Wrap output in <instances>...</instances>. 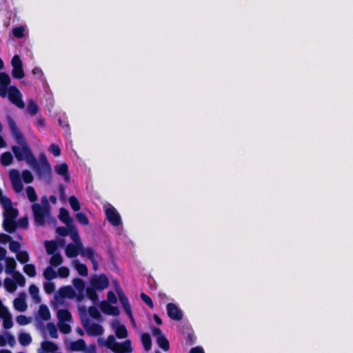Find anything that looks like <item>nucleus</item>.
Wrapping results in <instances>:
<instances>
[{
  "instance_id": "ddd939ff",
  "label": "nucleus",
  "mask_w": 353,
  "mask_h": 353,
  "mask_svg": "<svg viewBox=\"0 0 353 353\" xmlns=\"http://www.w3.org/2000/svg\"><path fill=\"white\" fill-rule=\"evenodd\" d=\"M5 208V212L3 214V219L15 220L19 214V211L17 208H14L10 205H6L3 207Z\"/></svg>"
},
{
  "instance_id": "7c9ffc66",
  "label": "nucleus",
  "mask_w": 353,
  "mask_h": 353,
  "mask_svg": "<svg viewBox=\"0 0 353 353\" xmlns=\"http://www.w3.org/2000/svg\"><path fill=\"white\" fill-rule=\"evenodd\" d=\"M88 313H89L90 316L92 318H93L95 320H97L99 321H101V319H102L101 315L100 314L99 310L97 309V307L93 306V305L90 306L88 307Z\"/></svg>"
},
{
  "instance_id": "39448f33",
  "label": "nucleus",
  "mask_w": 353,
  "mask_h": 353,
  "mask_svg": "<svg viewBox=\"0 0 353 353\" xmlns=\"http://www.w3.org/2000/svg\"><path fill=\"white\" fill-rule=\"evenodd\" d=\"M106 219L114 226H118L121 223V218L117 210L110 205L105 210Z\"/></svg>"
},
{
  "instance_id": "20e7f679",
  "label": "nucleus",
  "mask_w": 353,
  "mask_h": 353,
  "mask_svg": "<svg viewBox=\"0 0 353 353\" xmlns=\"http://www.w3.org/2000/svg\"><path fill=\"white\" fill-rule=\"evenodd\" d=\"M34 223L37 225H44L46 219V210L39 203H33L32 205Z\"/></svg>"
},
{
  "instance_id": "423d86ee",
  "label": "nucleus",
  "mask_w": 353,
  "mask_h": 353,
  "mask_svg": "<svg viewBox=\"0 0 353 353\" xmlns=\"http://www.w3.org/2000/svg\"><path fill=\"white\" fill-rule=\"evenodd\" d=\"M166 310L168 316L174 321H181L183 314L181 310L174 303H168L166 305Z\"/></svg>"
},
{
  "instance_id": "4be33fe9",
  "label": "nucleus",
  "mask_w": 353,
  "mask_h": 353,
  "mask_svg": "<svg viewBox=\"0 0 353 353\" xmlns=\"http://www.w3.org/2000/svg\"><path fill=\"white\" fill-rule=\"evenodd\" d=\"M59 294L62 298H71L74 296V292L71 286H64L59 290Z\"/></svg>"
},
{
  "instance_id": "2f4dec72",
  "label": "nucleus",
  "mask_w": 353,
  "mask_h": 353,
  "mask_svg": "<svg viewBox=\"0 0 353 353\" xmlns=\"http://www.w3.org/2000/svg\"><path fill=\"white\" fill-rule=\"evenodd\" d=\"M16 257H17V259L18 260V261L19 263H21V264H25V263H28L30 260L29 254L27 251H25V250L19 251L17 254Z\"/></svg>"
},
{
  "instance_id": "79ce46f5",
  "label": "nucleus",
  "mask_w": 353,
  "mask_h": 353,
  "mask_svg": "<svg viewBox=\"0 0 353 353\" xmlns=\"http://www.w3.org/2000/svg\"><path fill=\"white\" fill-rule=\"evenodd\" d=\"M72 284L77 290H78L79 292H83L85 289V283L81 279H74L72 281Z\"/></svg>"
},
{
  "instance_id": "37998d69",
  "label": "nucleus",
  "mask_w": 353,
  "mask_h": 353,
  "mask_svg": "<svg viewBox=\"0 0 353 353\" xmlns=\"http://www.w3.org/2000/svg\"><path fill=\"white\" fill-rule=\"evenodd\" d=\"M27 196L30 202H35L37 200V195L35 190L32 186H28L26 188Z\"/></svg>"
},
{
  "instance_id": "5fc2aeb1",
  "label": "nucleus",
  "mask_w": 353,
  "mask_h": 353,
  "mask_svg": "<svg viewBox=\"0 0 353 353\" xmlns=\"http://www.w3.org/2000/svg\"><path fill=\"white\" fill-rule=\"evenodd\" d=\"M21 244L16 241H10L9 243V249L11 252L18 253L20 251Z\"/></svg>"
},
{
  "instance_id": "a19ab883",
  "label": "nucleus",
  "mask_w": 353,
  "mask_h": 353,
  "mask_svg": "<svg viewBox=\"0 0 353 353\" xmlns=\"http://www.w3.org/2000/svg\"><path fill=\"white\" fill-rule=\"evenodd\" d=\"M23 271L30 277H34L36 275V268L33 264H26Z\"/></svg>"
},
{
  "instance_id": "774afa93",
  "label": "nucleus",
  "mask_w": 353,
  "mask_h": 353,
  "mask_svg": "<svg viewBox=\"0 0 353 353\" xmlns=\"http://www.w3.org/2000/svg\"><path fill=\"white\" fill-rule=\"evenodd\" d=\"M110 307H111V305L105 301H103L100 303V308L101 311L106 314L110 310Z\"/></svg>"
},
{
  "instance_id": "5701e85b",
  "label": "nucleus",
  "mask_w": 353,
  "mask_h": 353,
  "mask_svg": "<svg viewBox=\"0 0 353 353\" xmlns=\"http://www.w3.org/2000/svg\"><path fill=\"white\" fill-rule=\"evenodd\" d=\"M115 334L119 339H125L128 336V331L125 325L117 323L114 327Z\"/></svg>"
},
{
  "instance_id": "c03bdc74",
  "label": "nucleus",
  "mask_w": 353,
  "mask_h": 353,
  "mask_svg": "<svg viewBox=\"0 0 353 353\" xmlns=\"http://www.w3.org/2000/svg\"><path fill=\"white\" fill-rule=\"evenodd\" d=\"M14 281L16 285L18 284L19 286H24L26 283L25 277L19 272H14L13 274Z\"/></svg>"
},
{
  "instance_id": "dca6fc26",
  "label": "nucleus",
  "mask_w": 353,
  "mask_h": 353,
  "mask_svg": "<svg viewBox=\"0 0 353 353\" xmlns=\"http://www.w3.org/2000/svg\"><path fill=\"white\" fill-rule=\"evenodd\" d=\"M38 315L43 321H48L50 319V312L47 305L42 304L39 306Z\"/></svg>"
},
{
  "instance_id": "2eb2a0df",
  "label": "nucleus",
  "mask_w": 353,
  "mask_h": 353,
  "mask_svg": "<svg viewBox=\"0 0 353 353\" xmlns=\"http://www.w3.org/2000/svg\"><path fill=\"white\" fill-rule=\"evenodd\" d=\"M3 228L8 233H13L17 228V224L15 220L3 219Z\"/></svg>"
},
{
  "instance_id": "4c0bfd02",
  "label": "nucleus",
  "mask_w": 353,
  "mask_h": 353,
  "mask_svg": "<svg viewBox=\"0 0 353 353\" xmlns=\"http://www.w3.org/2000/svg\"><path fill=\"white\" fill-rule=\"evenodd\" d=\"M50 336L52 339H57L59 336L58 331L56 325L53 323H48L46 325Z\"/></svg>"
},
{
  "instance_id": "f3484780",
  "label": "nucleus",
  "mask_w": 353,
  "mask_h": 353,
  "mask_svg": "<svg viewBox=\"0 0 353 353\" xmlns=\"http://www.w3.org/2000/svg\"><path fill=\"white\" fill-rule=\"evenodd\" d=\"M46 251L48 254L51 255L57 253L56 251L58 249V243L55 241H46L44 242Z\"/></svg>"
},
{
  "instance_id": "cd10ccee",
  "label": "nucleus",
  "mask_w": 353,
  "mask_h": 353,
  "mask_svg": "<svg viewBox=\"0 0 353 353\" xmlns=\"http://www.w3.org/2000/svg\"><path fill=\"white\" fill-rule=\"evenodd\" d=\"M10 83V78L9 75L6 72L0 73V86L1 88L6 91L7 87Z\"/></svg>"
},
{
  "instance_id": "6e6552de",
  "label": "nucleus",
  "mask_w": 353,
  "mask_h": 353,
  "mask_svg": "<svg viewBox=\"0 0 353 353\" xmlns=\"http://www.w3.org/2000/svg\"><path fill=\"white\" fill-rule=\"evenodd\" d=\"M58 350V346L53 342L50 341H44L41 343V347L38 349V353H49L54 352Z\"/></svg>"
},
{
  "instance_id": "4d7b16f0",
  "label": "nucleus",
  "mask_w": 353,
  "mask_h": 353,
  "mask_svg": "<svg viewBox=\"0 0 353 353\" xmlns=\"http://www.w3.org/2000/svg\"><path fill=\"white\" fill-rule=\"evenodd\" d=\"M10 179L11 182L21 180V176L19 170L12 169L10 171Z\"/></svg>"
},
{
  "instance_id": "6e6d98bb",
  "label": "nucleus",
  "mask_w": 353,
  "mask_h": 353,
  "mask_svg": "<svg viewBox=\"0 0 353 353\" xmlns=\"http://www.w3.org/2000/svg\"><path fill=\"white\" fill-rule=\"evenodd\" d=\"M16 320L17 323L20 325H26L30 323V318L25 315H19Z\"/></svg>"
},
{
  "instance_id": "e2e57ef3",
  "label": "nucleus",
  "mask_w": 353,
  "mask_h": 353,
  "mask_svg": "<svg viewBox=\"0 0 353 353\" xmlns=\"http://www.w3.org/2000/svg\"><path fill=\"white\" fill-rule=\"evenodd\" d=\"M59 330L63 334H68L71 331V327L65 322L59 323Z\"/></svg>"
},
{
  "instance_id": "1a4fd4ad",
  "label": "nucleus",
  "mask_w": 353,
  "mask_h": 353,
  "mask_svg": "<svg viewBox=\"0 0 353 353\" xmlns=\"http://www.w3.org/2000/svg\"><path fill=\"white\" fill-rule=\"evenodd\" d=\"M132 350L131 341L130 340H126L123 343H117L116 347L113 349L115 353H129Z\"/></svg>"
},
{
  "instance_id": "412c9836",
  "label": "nucleus",
  "mask_w": 353,
  "mask_h": 353,
  "mask_svg": "<svg viewBox=\"0 0 353 353\" xmlns=\"http://www.w3.org/2000/svg\"><path fill=\"white\" fill-rule=\"evenodd\" d=\"M14 307L19 312H24L27 310L28 305L23 298H16L14 300Z\"/></svg>"
},
{
  "instance_id": "b1692460",
  "label": "nucleus",
  "mask_w": 353,
  "mask_h": 353,
  "mask_svg": "<svg viewBox=\"0 0 353 353\" xmlns=\"http://www.w3.org/2000/svg\"><path fill=\"white\" fill-rule=\"evenodd\" d=\"M141 343L145 351H149L152 347V339L148 333H143L141 334Z\"/></svg>"
},
{
  "instance_id": "f257e3e1",
  "label": "nucleus",
  "mask_w": 353,
  "mask_h": 353,
  "mask_svg": "<svg viewBox=\"0 0 353 353\" xmlns=\"http://www.w3.org/2000/svg\"><path fill=\"white\" fill-rule=\"evenodd\" d=\"M8 124L12 135L15 141L20 145H12V151L19 161H26V163L35 171L39 179H49L52 169L45 153L39 154V161L34 156L32 151L26 141L24 135L19 130L14 121L8 117Z\"/></svg>"
},
{
  "instance_id": "4468645a",
  "label": "nucleus",
  "mask_w": 353,
  "mask_h": 353,
  "mask_svg": "<svg viewBox=\"0 0 353 353\" xmlns=\"http://www.w3.org/2000/svg\"><path fill=\"white\" fill-rule=\"evenodd\" d=\"M57 316L59 323L69 322L72 320V314L70 311L66 309L59 310Z\"/></svg>"
},
{
  "instance_id": "bf43d9fd",
  "label": "nucleus",
  "mask_w": 353,
  "mask_h": 353,
  "mask_svg": "<svg viewBox=\"0 0 353 353\" xmlns=\"http://www.w3.org/2000/svg\"><path fill=\"white\" fill-rule=\"evenodd\" d=\"M17 227L23 229H27L28 228V219L27 216L20 218L17 222Z\"/></svg>"
},
{
  "instance_id": "0eeeda50",
  "label": "nucleus",
  "mask_w": 353,
  "mask_h": 353,
  "mask_svg": "<svg viewBox=\"0 0 353 353\" xmlns=\"http://www.w3.org/2000/svg\"><path fill=\"white\" fill-rule=\"evenodd\" d=\"M91 285L97 290H103L108 288L109 281L106 275L101 274L99 276H94L91 280Z\"/></svg>"
},
{
  "instance_id": "49530a36",
  "label": "nucleus",
  "mask_w": 353,
  "mask_h": 353,
  "mask_svg": "<svg viewBox=\"0 0 353 353\" xmlns=\"http://www.w3.org/2000/svg\"><path fill=\"white\" fill-rule=\"evenodd\" d=\"M116 344L117 343L115 342V339L113 335L108 336L107 341L105 342H102V345H106L108 348L111 349L113 351L114 347H116Z\"/></svg>"
},
{
  "instance_id": "c9c22d12",
  "label": "nucleus",
  "mask_w": 353,
  "mask_h": 353,
  "mask_svg": "<svg viewBox=\"0 0 353 353\" xmlns=\"http://www.w3.org/2000/svg\"><path fill=\"white\" fill-rule=\"evenodd\" d=\"M12 75L13 78H15L17 79H23L25 76L23 66L12 68Z\"/></svg>"
},
{
  "instance_id": "f704fd0d",
  "label": "nucleus",
  "mask_w": 353,
  "mask_h": 353,
  "mask_svg": "<svg viewBox=\"0 0 353 353\" xmlns=\"http://www.w3.org/2000/svg\"><path fill=\"white\" fill-rule=\"evenodd\" d=\"M75 268H76L77 271L78 272V273L81 276H88V270L87 266L85 264L81 263L77 261L76 264H75Z\"/></svg>"
},
{
  "instance_id": "a211bd4d",
  "label": "nucleus",
  "mask_w": 353,
  "mask_h": 353,
  "mask_svg": "<svg viewBox=\"0 0 353 353\" xmlns=\"http://www.w3.org/2000/svg\"><path fill=\"white\" fill-rule=\"evenodd\" d=\"M17 263L15 260L12 257H8L6 259V272L7 274H14Z\"/></svg>"
},
{
  "instance_id": "6ab92c4d",
  "label": "nucleus",
  "mask_w": 353,
  "mask_h": 353,
  "mask_svg": "<svg viewBox=\"0 0 353 353\" xmlns=\"http://www.w3.org/2000/svg\"><path fill=\"white\" fill-rule=\"evenodd\" d=\"M70 349L72 351H83L85 349V343L83 339H78L76 341H73L70 345Z\"/></svg>"
},
{
  "instance_id": "0e129e2a",
  "label": "nucleus",
  "mask_w": 353,
  "mask_h": 353,
  "mask_svg": "<svg viewBox=\"0 0 353 353\" xmlns=\"http://www.w3.org/2000/svg\"><path fill=\"white\" fill-rule=\"evenodd\" d=\"M56 231L61 236H66L69 234L70 229L68 227L60 226L57 228Z\"/></svg>"
},
{
  "instance_id": "c85d7f7f",
  "label": "nucleus",
  "mask_w": 353,
  "mask_h": 353,
  "mask_svg": "<svg viewBox=\"0 0 353 353\" xmlns=\"http://www.w3.org/2000/svg\"><path fill=\"white\" fill-rule=\"evenodd\" d=\"M97 290V289L94 288L93 286L88 287L86 289L87 296L94 303H96L99 299V296L96 291Z\"/></svg>"
},
{
  "instance_id": "864d4df0",
  "label": "nucleus",
  "mask_w": 353,
  "mask_h": 353,
  "mask_svg": "<svg viewBox=\"0 0 353 353\" xmlns=\"http://www.w3.org/2000/svg\"><path fill=\"white\" fill-rule=\"evenodd\" d=\"M43 288L48 294H52L55 290V285L53 282L48 281L43 284Z\"/></svg>"
},
{
  "instance_id": "13d9d810",
  "label": "nucleus",
  "mask_w": 353,
  "mask_h": 353,
  "mask_svg": "<svg viewBox=\"0 0 353 353\" xmlns=\"http://www.w3.org/2000/svg\"><path fill=\"white\" fill-rule=\"evenodd\" d=\"M24 28L23 26L16 27L12 30L13 35L17 38H22L24 36L23 34Z\"/></svg>"
},
{
  "instance_id": "9b49d317",
  "label": "nucleus",
  "mask_w": 353,
  "mask_h": 353,
  "mask_svg": "<svg viewBox=\"0 0 353 353\" xmlns=\"http://www.w3.org/2000/svg\"><path fill=\"white\" fill-rule=\"evenodd\" d=\"M82 247H79V244L74 245L69 243L66 245L65 249V255L68 258H74L79 254V250Z\"/></svg>"
},
{
  "instance_id": "338daca9",
  "label": "nucleus",
  "mask_w": 353,
  "mask_h": 353,
  "mask_svg": "<svg viewBox=\"0 0 353 353\" xmlns=\"http://www.w3.org/2000/svg\"><path fill=\"white\" fill-rule=\"evenodd\" d=\"M12 188H13L14 190L16 192H20L23 188V185L21 182V179L12 182Z\"/></svg>"
},
{
  "instance_id": "7ed1b4c3",
  "label": "nucleus",
  "mask_w": 353,
  "mask_h": 353,
  "mask_svg": "<svg viewBox=\"0 0 353 353\" xmlns=\"http://www.w3.org/2000/svg\"><path fill=\"white\" fill-rule=\"evenodd\" d=\"M8 97L12 103L21 109L24 108L25 103L22 100V95L17 87L10 86L8 88Z\"/></svg>"
},
{
  "instance_id": "ea45409f",
  "label": "nucleus",
  "mask_w": 353,
  "mask_h": 353,
  "mask_svg": "<svg viewBox=\"0 0 353 353\" xmlns=\"http://www.w3.org/2000/svg\"><path fill=\"white\" fill-rule=\"evenodd\" d=\"M1 318L3 319V326L6 330L10 329L13 326L12 316L10 312Z\"/></svg>"
},
{
  "instance_id": "8fccbe9b",
  "label": "nucleus",
  "mask_w": 353,
  "mask_h": 353,
  "mask_svg": "<svg viewBox=\"0 0 353 353\" xmlns=\"http://www.w3.org/2000/svg\"><path fill=\"white\" fill-rule=\"evenodd\" d=\"M28 111L31 115H35L37 114L39 112V107L37 104L34 101H30L28 105Z\"/></svg>"
},
{
  "instance_id": "a18cd8bd",
  "label": "nucleus",
  "mask_w": 353,
  "mask_h": 353,
  "mask_svg": "<svg viewBox=\"0 0 353 353\" xmlns=\"http://www.w3.org/2000/svg\"><path fill=\"white\" fill-rule=\"evenodd\" d=\"M81 254L86 256L90 261H93L94 259L95 252L92 248H86L81 250Z\"/></svg>"
},
{
  "instance_id": "aec40b11",
  "label": "nucleus",
  "mask_w": 353,
  "mask_h": 353,
  "mask_svg": "<svg viewBox=\"0 0 353 353\" xmlns=\"http://www.w3.org/2000/svg\"><path fill=\"white\" fill-rule=\"evenodd\" d=\"M70 229L69 234L70 236L71 239L76 243L79 244V247H82V245L80 242V237L79 235V232L76 229L74 224L70 225V227H68Z\"/></svg>"
},
{
  "instance_id": "58836bf2",
  "label": "nucleus",
  "mask_w": 353,
  "mask_h": 353,
  "mask_svg": "<svg viewBox=\"0 0 353 353\" xmlns=\"http://www.w3.org/2000/svg\"><path fill=\"white\" fill-rule=\"evenodd\" d=\"M69 203L70 205L71 208L74 211L77 212L80 210L81 206L79 200L74 196H70L69 197Z\"/></svg>"
},
{
  "instance_id": "680f3d73",
  "label": "nucleus",
  "mask_w": 353,
  "mask_h": 353,
  "mask_svg": "<svg viewBox=\"0 0 353 353\" xmlns=\"http://www.w3.org/2000/svg\"><path fill=\"white\" fill-rule=\"evenodd\" d=\"M11 63H12V68L23 66V63L21 60V58L17 54H15L13 56V57L12 58V60H11Z\"/></svg>"
},
{
  "instance_id": "f03ea898",
  "label": "nucleus",
  "mask_w": 353,
  "mask_h": 353,
  "mask_svg": "<svg viewBox=\"0 0 353 353\" xmlns=\"http://www.w3.org/2000/svg\"><path fill=\"white\" fill-rule=\"evenodd\" d=\"M81 323L87 334L90 336H101L103 333V328L101 325L90 323L88 318H82Z\"/></svg>"
},
{
  "instance_id": "393cba45",
  "label": "nucleus",
  "mask_w": 353,
  "mask_h": 353,
  "mask_svg": "<svg viewBox=\"0 0 353 353\" xmlns=\"http://www.w3.org/2000/svg\"><path fill=\"white\" fill-rule=\"evenodd\" d=\"M13 161V157L10 152H3L0 158V161L2 165L8 166L10 165Z\"/></svg>"
},
{
  "instance_id": "3c124183",
  "label": "nucleus",
  "mask_w": 353,
  "mask_h": 353,
  "mask_svg": "<svg viewBox=\"0 0 353 353\" xmlns=\"http://www.w3.org/2000/svg\"><path fill=\"white\" fill-rule=\"evenodd\" d=\"M48 151L55 157L61 155V149L57 144L52 143L48 148Z\"/></svg>"
},
{
  "instance_id": "72a5a7b5",
  "label": "nucleus",
  "mask_w": 353,
  "mask_h": 353,
  "mask_svg": "<svg viewBox=\"0 0 353 353\" xmlns=\"http://www.w3.org/2000/svg\"><path fill=\"white\" fill-rule=\"evenodd\" d=\"M4 286L9 292H14L17 289V285L14 280L6 278L4 280Z\"/></svg>"
},
{
  "instance_id": "bb28decb",
  "label": "nucleus",
  "mask_w": 353,
  "mask_h": 353,
  "mask_svg": "<svg viewBox=\"0 0 353 353\" xmlns=\"http://www.w3.org/2000/svg\"><path fill=\"white\" fill-rule=\"evenodd\" d=\"M52 256L50 259V264L51 266L57 267L63 263V257L59 252L51 254Z\"/></svg>"
},
{
  "instance_id": "a878e982",
  "label": "nucleus",
  "mask_w": 353,
  "mask_h": 353,
  "mask_svg": "<svg viewBox=\"0 0 353 353\" xmlns=\"http://www.w3.org/2000/svg\"><path fill=\"white\" fill-rule=\"evenodd\" d=\"M43 276L47 281H51L57 277V273L52 266H48L43 271Z\"/></svg>"
},
{
  "instance_id": "09e8293b",
  "label": "nucleus",
  "mask_w": 353,
  "mask_h": 353,
  "mask_svg": "<svg viewBox=\"0 0 353 353\" xmlns=\"http://www.w3.org/2000/svg\"><path fill=\"white\" fill-rule=\"evenodd\" d=\"M21 176H22L23 181L26 183H30L32 182V181L34 179V177L32 176V173L30 172V171H29L28 170H23L22 172Z\"/></svg>"
},
{
  "instance_id": "c756f323",
  "label": "nucleus",
  "mask_w": 353,
  "mask_h": 353,
  "mask_svg": "<svg viewBox=\"0 0 353 353\" xmlns=\"http://www.w3.org/2000/svg\"><path fill=\"white\" fill-rule=\"evenodd\" d=\"M157 343L159 347L164 351H168L170 348L169 341L165 336H159L158 339H157Z\"/></svg>"
},
{
  "instance_id": "f8f14e48",
  "label": "nucleus",
  "mask_w": 353,
  "mask_h": 353,
  "mask_svg": "<svg viewBox=\"0 0 353 353\" xmlns=\"http://www.w3.org/2000/svg\"><path fill=\"white\" fill-rule=\"evenodd\" d=\"M59 219L63 223H65L67 227H70V225L73 224V221H72V218L70 216L68 210L64 208H60Z\"/></svg>"
},
{
  "instance_id": "052dcab7",
  "label": "nucleus",
  "mask_w": 353,
  "mask_h": 353,
  "mask_svg": "<svg viewBox=\"0 0 353 353\" xmlns=\"http://www.w3.org/2000/svg\"><path fill=\"white\" fill-rule=\"evenodd\" d=\"M69 269L65 266H63L59 268L57 275L61 278H66L69 276Z\"/></svg>"
},
{
  "instance_id": "473e14b6",
  "label": "nucleus",
  "mask_w": 353,
  "mask_h": 353,
  "mask_svg": "<svg viewBox=\"0 0 353 353\" xmlns=\"http://www.w3.org/2000/svg\"><path fill=\"white\" fill-rule=\"evenodd\" d=\"M19 342L23 346L28 345L32 342V337L28 333H21L19 336Z\"/></svg>"
},
{
  "instance_id": "69168bd1",
  "label": "nucleus",
  "mask_w": 353,
  "mask_h": 353,
  "mask_svg": "<svg viewBox=\"0 0 353 353\" xmlns=\"http://www.w3.org/2000/svg\"><path fill=\"white\" fill-rule=\"evenodd\" d=\"M29 292L34 299H37L39 296V288L35 285H30L29 287Z\"/></svg>"
},
{
  "instance_id": "de8ad7c7",
  "label": "nucleus",
  "mask_w": 353,
  "mask_h": 353,
  "mask_svg": "<svg viewBox=\"0 0 353 353\" xmlns=\"http://www.w3.org/2000/svg\"><path fill=\"white\" fill-rule=\"evenodd\" d=\"M76 219L83 225H89V220L83 212H78L76 214Z\"/></svg>"
},
{
  "instance_id": "603ef678",
  "label": "nucleus",
  "mask_w": 353,
  "mask_h": 353,
  "mask_svg": "<svg viewBox=\"0 0 353 353\" xmlns=\"http://www.w3.org/2000/svg\"><path fill=\"white\" fill-rule=\"evenodd\" d=\"M141 300L151 309L154 308V303L152 299L148 296L146 294L141 292Z\"/></svg>"
},
{
  "instance_id": "9d476101",
  "label": "nucleus",
  "mask_w": 353,
  "mask_h": 353,
  "mask_svg": "<svg viewBox=\"0 0 353 353\" xmlns=\"http://www.w3.org/2000/svg\"><path fill=\"white\" fill-rule=\"evenodd\" d=\"M54 171L59 175L63 176L65 181H68L70 179V174L68 170V166L65 163H62L54 166Z\"/></svg>"
},
{
  "instance_id": "e433bc0d",
  "label": "nucleus",
  "mask_w": 353,
  "mask_h": 353,
  "mask_svg": "<svg viewBox=\"0 0 353 353\" xmlns=\"http://www.w3.org/2000/svg\"><path fill=\"white\" fill-rule=\"evenodd\" d=\"M116 291L118 294L119 299L122 307L130 305L128 297L124 294L121 289L120 288H117Z\"/></svg>"
}]
</instances>
